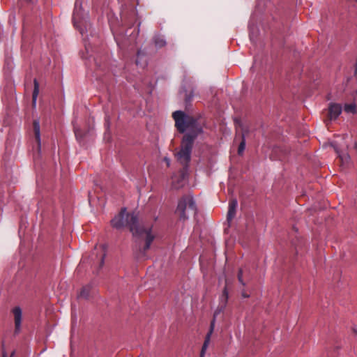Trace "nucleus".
<instances>
[{"label": "nucleus", "mask_w": 357, "mask_h": 357, "mask_svg": "<svg viewBox=\"0 0 357 357\" xmlns=\"http://www.w3.org/2000/svg\"><path fill=\"white\" fill-rule=\"evenodd\" d=\"M243 272H244V269L243 268H240L238 270V282L243 286L245 287L246 283L243 280Z\"/></svg>", "instance_id": "a211bd4d"}, {"label": "nucleus", "mask_w": 357, "mask_h": 357, "mask_svg": "<svg viewBox=\"0 0 357 357\" xmlns=\"http://www.w3.org/2000/svg\"><path fill=\"white\" fill-rule=\"evenodd\" d=\"M227 300H228V291H227V284L225 285L223 291H222V296L220 297V304L217 308V310H215V313H214V317L213 319H215V317L220 312H222L227 305Z\"/></svg>", "instance_id": "423d86ee"}, {"label": "nucleus", "mask_w": 357, "mask_h": 357, "mask_svg": "<svg viewBox=\"0 0 357 357\" xmlns=\"http://www.w3.org/2000/svg\"><path fill=\"white\" fill-rule=\"evenodd\" d=\"M214 327H215V319H213V320L211 321V324H210V328H209V331L205 337V340H204V342L202 345V350H201V353H200V357H204V354L208 348V346L209 344V342H210V340H211V336L213 332V330H214Z\"/></svg>", "instance_id": "0eeeda50"}, {"label": "nucleus", "mask_w": 357, "mask_h": 357, "mask_svg": "<svg viewBox=\"0 0 357 357\" xmlns=\"http://www.w3.org/2000/svg\"><path fill=\"white\" fill-rule=\"evenodd\" d=\"M91 290V285L88 284V285L84 286L78 294V298H84V299H89L90 297Z\"/></svg>", "instance_id": "4468645a"}, {"label": "nucleus", "mask_w": 357, "mask_h": 357, "mask_svg": "<svg viewBox=\"0 0 357 357\" xmlns=\"http://www.w3.org/2000/svg\"><path fill=\"white\" fill-rule=\"evenodd\" d=\"M167 166L169 165V161L167 160Z\"/></svg>", "instance_id": "393cba45"}, {"label": "nucleus", "mask_w": 357, "mask_h": 357, "mask_svg": "<svg viewBox=\"0 0 357 357\" xmlns=\"http://www.w3.org/2000/svg\"><path fill=\"white\" fill-rule=\"evenodd\" d=\"M190 100H191V96H187L185 98V101L186 102H189V101H190Z\"/></svg>", "instance_id": "b1692460"}, {"label": "nucleus", "mask_w": 357, "mask_h": 357, "mask_svg": "<svg viewBox=\"0 0 357 357\" xmlns=\"http://www.w3.org/2000/svg\"><path fill=\"white\" fill-rule=\"evenodd\" d=\"M238 202L236 199H232L229 203V210L227 212V220L228 222L232 220L236 215V207Z\"/></svg>", "instance_id": "9d476101"}, {"label": "nucleus", "mask_w": 357, "mask_h": 357, "mask_svg": "<svg viewBox=\"0 0 357 357\" xmlns=\"http://www.w3.org/2000/svg\"><path fill=\"white\" fill-rule=\"evenodd\" d=\"M111 224L114 228L118 229L127 227L136 240L144 239L145 243L141 252L143 256L145 255L155 238L151 233V227H146L139 222L137 214L127 213L125 208H122L120 213L111 220Z\"/></svg>", "instance_id": "f03ea898"}, {"label": "nucleus", "mask_w": 357, "mask_h": 357, "mask_svg": "<svg viewBox=\"0 0 357 357\" xmlns=\"http://www.w3.org/2000/svg\"><path fill=\"white\" fill-rule=\"evenodd\" d=\"M105 254H103L101 257V260H100V268L102 267L103 264H104V258H105Z\"/></svg>", "instance_id": "412c9836"}, {"label": "nucleus", "mask_w": 357, "mask_h": 357, "mask_svg": "<svg viewBox=\"0 0 357 357\" xmlns=\"http://www.w3.org/2000/svg\"><path fill=\"white\" fill-rule=\"evenodd\" d=\"M13 313L14 319H15V332H18L21 327L22 310L20 307H15L13 310Z\"/></svg>", "instance_id": "1a4fd4ad"}, {"label": "nucleus", "mask_w": 357, "mask_h": 357, "mask_svg": "<svg viewBox=\"0 0 357 357\" xmlns=\"http://www.w3.org/2000/svg\"><path fill=\"white\" fill-rule=\"evenodd\" d=\"M336 159L339 160L340 172H345L351 167L350 157L347 152H338L336 149Z\"/></svg>", "instance_id": "39448f33"}, {"label": "nucleus", "mask_w": 357, "mask_h": 357, "mask_svg": "<svg viewBox=\"0 0 357 357\" xmlns=\"http://www.w3.org/2000/svg\"><path fill=\"white\" fill-rule=\"evenodd\" d=\"M354 333H355L356 334H357V331L354 330Z\"/></svg>", "instance_id": "bb28decb"}, {"label": "nucleus", "mask_w": 357, "mask_h": 357, "mask_svg": "<svg viewBox=\"0 0 357 357\" xmlns=\"http://www.w3.org/2000/svg\"><path fill=\"white\" fill-rule=\"evenodd\" d=\"M172 117L175 121V126L180 133L188 130L182 138L178 151L175 153L176 158L185 163L190 159L194 142L202 132V129L193 116L186 114L183 111L173 112Z\"/></svg>", "instance_id": "f257e3e1"}, {"label": "nucleus", "mask_w": 357, "mask_h": 357, "mask_svg": "<svg viewBox=\"0 0 357 357\" xmlns=\"http://www.w3.org/2000/svg\"><path fill=\"white\" fill-rule=\"evenodd\" d=\"M336 118L341 114L342 107L340 104L336 103Z\"/></svg>", "instance_id": "6ab92c4d"}, {"label": "nucleus", "mask_w": 357, "mask_h": 357, "mask_svg": "<svg viewBox=\"0 0 357 357\" xmlns=\"http://www.w3.org/2000/svg\"><path fill=\"white\" fill-rule=\"evenodd\" d=\"M33 83H34V89H33V94H32V102H33V105H35L36 99H37V96L39 93V84L36 79H34Z\"/></svg>", "instance_id": "f3484780"}, {"label": "nucleus", "mask_w": 357, "mask_h": 357, "mask_svg": "<svg viewBox=\"0 0 357 357\" xmlns=\"http://www.w3.org/2000/svg\"><path fill=\"white\" fill-rule=\"evenodd\" d=\"M77 131H75V135L77 137Z\"/></svg>", "instance_id": "a878e982"}, {"label": "nucleus", "mask_w": 357, "mask_h": 357, "mask_svg": "<svg viewBox=\"0 0 357 357\" xmlns=\"http://www.w3.org/2000/svg\"><path fill=\"white\" fill-rule=\"evenodd\" d=\"M241 295L243 298H248L250 296L245 291H243Z\"/></svg>", "instance_id": "5701e85b"}, {"label": "nucleus", "mask_w": 357, "mask_h": 357, "mask_svg": "<svg viewBox=\"0 0 357 357\" xmlns=\"http://www.w3.org/2000/svg\"><path fill=\"white\" fill-rule=\"evenodd\" d=\"M176 213L181 220H185L190 215L197 213V207L193 198L189 195L183 196L178 203Z\"/></svg>", "instance_id": "7ed1b4c3"}, {"label": "nucleus", "mask_w": 357, "mask_h": 357, "mask_svg": "<svg viewBox=\"0 0 357 357\" xmlns=\"http://www.w3.org/2000/svg\"><path fill=\"white\" fill-rule=\"evenodd\" d=\"M247 135V130L243 128H241V142L238 148V154L242 155L245 148V135Z\"/></svg>", "instance_id": "2eb2a0df"}, {"label": "nucleus", "mask_w": 357, "mask_h": 357, "mask_svg": "<svg viewBox=\"0 0 357 357\" xmlns=\"http://www.w3.org/2000/svg\"><path fill=\"white\" fill-rule=\"evenodd\" d=\"M155 45L158 48H161L166 45V41L162 36L156 35L153 38Z\"/></svg>", "instance_id": "dca6fc26"}, {"label": "nucleus", "mask_w": 357, "mask_h": 357, "mask_svg": "<svg viewBox=\"0 0 357 357\" xmlns=\"http://www.w3.org/2000/svg\"><path fill=\"white\" fill-rule=\"evenodd\" d=\"M33 129L35 135V139L37 142L38 149H40V123L38 120H34L33 122Z\"/></svg>", "instance_id": "f8f14e48"}, {"label": "nucleus", "mask_w": 357, "mask_h": 357, "mask_svg": "<svg viewBox=\"0 0 357 357\" xmlns=\"http://www.w3.org/2000/svg\"><path fill=\"white\" fill-rule=\"evenodd\" d=\"M177 162L182 166V168L178 172V175L175 174L172 176V186L176 189H178L184 185L185 181L188 178V167L191 160V154L190 155V159L186 162H181L177 158Z\"/></svg>", "instance_id": "20e7f679"}, {"label": "nucleus", "mask_w": 357, "mask_h": 357, "mask_svg": "<svg viewBox=\"0 0 357 357\" xmlns=\"http://www.w3.org/2000/svg\"><path fill=\"white\" fill-rule=\"evenodd\" d=\"M15 351H13L10 357H13ZM2 357H8L6 352L4 351L2 353Z\"/></svg>", "instance_id": "4be33fe9"}, {"label": "nucleus", "mask_w": 357, "mask_h": 357, "mask_svg": "<svg viewBox=\"0 0 357 357\" xmlns=\"http://www.w3.org/2000/svg\"><path fill=\"white\" fill-rule=\"evenodd\" d=\"M78 1H79V0H76V1H75V9H74V11H73V23H74V26L76 28L79 29L81 34L83 35L84 34V30L80 27V25H79V23H80V22H79V15L78 10H77Z\"/></svg>", "instance_id": "9b49d317"}, {"label": "nucleus", "mask_w": 357, "mask_h": 357, "mask_svg": "<svg viewBox=\"0 0 357 357\" xmlns=\"http://www.w3.org/2000/svg\"><path fill=\"white\" fill-rule=\"evenodd\" d=\"M357 2V0H355Z\"/></svg>", "instance_id": "cd10ccee"}, {"label": "nucleus", "mask_w": 357, "mask_h": 357, "mask_svg": "<svg viewBox=\"0 0 357 357\" xmlns=\"http://www.w3.org/2000/svg\"><path fill=\"white\" fill-rule=\"evenodd\" d=\"M355 102L345 103L344 105V111L347 114H354L357 112L356 103L357 102V91L354 96Z\"/></svg>", "instance_id": "ddd939ff"}, {"label": "nucleus", "mask_w": 357, "mask_h": 357, "mask_svg": "<svg viewBox=\"0 0 357 357\" xmlns=\"http://www.w3.org/2000/svg\"><path fill=\"white\" fill-rule=\"evenodd\" d=\"M335 118V103L331 102L327 112V119L324 120L326 126L328 130L333 128V120Z\"/></svg>", "instance_id": "6e6552de"}, {"label": "nucleus", "mask_w": 357, "mask_h": 357, "mask_svg": "<svg viewBox=\"0 0 357 357\" xmlns=\"http://www.w3.org/2000/svg\"><path fill=\"white\" fill-rule=\"evenodd\" d=\"M142 54V53L141 50H139L137 52V59H136V64L137 65L139 64V59L141 58Z\"/></svg>", "instance_id": "aec40b11"}]
</instances>
